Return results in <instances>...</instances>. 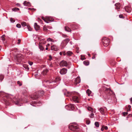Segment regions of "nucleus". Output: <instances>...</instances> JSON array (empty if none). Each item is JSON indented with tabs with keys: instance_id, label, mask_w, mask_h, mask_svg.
Returning <instances> with one entry per match:
<instances>
[{
	"instance_id": "10",
	"label": "nucleus",
	"mask_w": 132,
	"mask_h": 132,
	"mask_svg": "<svg viewBox=\"0 0 132 132\" xmlns=\"http://www.w3.org/2000/svg\"><path fill=\"white\" fill-rule=\"evenodd\" d=\"M65 108L68 110H72L74 109L73 105V104H71L69 105H67L65 106Z\"/></svg>"
},
{
	"instance_id": "46",
	"label": "nucleus",
	"mask_w": 132,
	"mask_h": 132,
	"mask_svg": "<svg viewBox=\"0 0 132 132\" xmlns=\"http://www.w3.org/2000/svg\"><path fill=\"white\" fill-rule=\"evenodd\" d=\"M115 6H120V4L119 3H116L115 4Z\"/></svg>"
},
{
	"instance_id": "58",
	"label": "nucleus",
	"mask_w": 132,
	"mask_h": 132,
	"mask_svg": "<svg viewBox=\"0 0 132 132\" xmlns=\"http://www.w3.org/2000/svg\"><path fill=\"white\" fill-rule=\"evenodd\" d=\"M60 55H62V52H60Z\"/></svg>"
},
{
	"instance_id": "6",
	"label": "nucleus",
	"mask_w": 132,
	"mask_h": 132,
	"mask_svg": "<svg viewBox=\"0 0 132 132\" xmlns=\"http://www.w3.org/2000/svg\"><path fill=\"white\" fill-rule=\"evenodd\" d=\"M103 45L104 46H107L109 44L110 40L109 39L106 37H104L102 40Z\"/></svg>"
},
{
	"instance_id": "64",
	"label": "nucleus",
	"mask_w": 132,
	"mask_h": 132,
	"mask_svg": "<svg viewBox=\"0 0 132 132\" xmlns=\"http://www.w3.org/2000/svg\"><path fill=\"white\" fill-rule=\"evenodd\" d=\"M50 67H52V65H50Z\"/></svg>"
},
{
	"instance_id": "42",
	"label": "nucleus",
	"mask_w": 132,
	"mask_h": 132,
	"mask_svg": "<svg viewBox=\"0 0 132 132\" xmlns=\"http://www.w3.org/2000/svg\"><path fill=\"white\" fill-rule=\"evenodd\" d=\"M104 125H102V127L101 128V130L102 131H103L104 129Z\"/></svg>"
},
{
	"instance_id": "59",
	"label": "nucleus",
	"mask_w": 132,
	"mask_h": 132,
	"mask_svg": "<svg viewBox=\"0 0 132 132\" xmlns=\"http://www.w3.org/2000/svg\"><path fill=\"white\" fill-rule=\"evenodd\" d=\"M128 108L130 109L131 108V106L130 105H129L128 106Z\"/></svg>"
},
{
	"instance_id": "12",
	"label": "nucleus",
	"mask_w": 132,
	"mask_h": 132,
	"mask_svg": "<svg viewBox=\"0 0 132 132\" xmlns=\"http://www.w3.org/2000/svg\"><path fill=\"white\" fill-rule=\"evenodd\" d=\"M100 111L102 114H104L106 112L107 109L105 107L101 108L100 109Z\"/></svg>"
},
{
	"instance_id": "19",
	"label": "nucleus",
	"mask_w": 132,
	"mask_h": 132,
	"mask_svg": "<svg viewBox=\"0 0 132 132\" xmlns=\"http://www.w3.org/2000/svg\"><path fill=\"white\" fill-rule=\"evenodd\" d=\"M65 30V31L67 32H71V29L67 26H65L64 27Z\"/></svg>"
},
{
	"instance_id": "55",
	"label": "nucleus",
	"mask_w": 132,
	"mask_h": 132,
	"mask_svg": "<svg viewBox=\"0 0 132 132\" xmlns=\"http://www.w3.org/2000/svg\"><path fill=\"white\" fill-rule=\"evenodd\" d=\"M62 36H63V37H67V36L66 35H63Z\"/></svg>"
},
{
	"instance_id": "52",
	"label": "nucleus",
	"mask_w": 132,
	"mask_h": 132,
	"mask_svg": "<svg viewBox=\"0 0 132 132\" xmlns=\"http://www.w3.org/2000/svg\"><path fill=\"white\" fill-rule=\"evenodd\" d=\"M18 42L17 43V44H19L20 43V40L19 39L18 40Z\"/></svg>"
},
{
	"instance_id": "31",
	"label": "nucleus",
	"mask_w": 132,
	"mask_h": 132,
	"mask_svg": "<svg viewBox=\"0 0 132 132\" xmlns=\"http://www.w3.org/2000/svg\"><path fill=\"white\" fill-rule=\"evenodd\" d=\"M81 59L82 60H83L86 59L85 57L84 56L81 55Z\"/></svg>"
},
{
	"instance_id": "41",
	"label": "nucleus",
	"mask_w": 132,
	"mask_h": 132,
	"mask_svg": "<svg viewBox=\"0 0 132 132\" xmlns=\"http://www.w3.org/2000/svg\"><path fill=\"white\" fill-rule=\"evenodd\" d=\"M60 78L59 77L57 78L56 79V80L55 81V82H57L58 80H60Z\"/></svg>"
},
{
	"instance_id": "60",
	"label": "nucleus",
	"mask_w": 132,
	"mask_h": 132,
	"mask_svg": "<svg viewBox=\"0 0 132 132\" xmlns=\"http://www.w3.org/2000/svg\"><path fill=\"white\" fill-rule=\"evenodd\" d=\"M51 41L52 42H54V40L52 39V40H51Z\"/></svg>"
},
{
	"instance_id": "26",
	"label": "nucleus",
	"mask_w": 132,
	"mask_h": 132,
	"mask_svg": "<svg viewBox=\"0 0 132 132\" xmlns=\"http://www.w3.org/2000/svg\"><path fill=\"white\" fill-rule=\"evenodd\" d=\"M83 63L85 65H88L89 64V63L88 62L84 61L83 62Z\"/></svg>"
},
{
	"instance_id": "22",
	"label": "nucleus",
	"mask_w": 132,
	"mask_h": 132,
	"mask_svg": "<svg viewBox=\"0 0 132 132\" xmlns=\"http://www.w3.org/2000/svg\"><path fill=\"white\" fill-rule=\"evenodd\" d=\"M73 53L72 52L70 51H67V52L66 54L68 56H71L72 55V54Z\"/></svg>"
},
{
	"instance_id": "39",
	"label": "nucleus",
	"mask_w": 132,
	"mask_h": 132,
	"mask_svg": "<svg viewBox=\"0 0 132 132\" xmlns=\"http://www.w3.org/2000/svg\"><path fill=\"white\" fill-rule=\"evenodd\" d=\"M10 20L11 22L12 23H13L15 21V20L12 18H11Z\"/></svg>"
},
{
	"instance_id": "14",
	"label": "nucleus",
	"mask_w": 132,
	"mask_h": 132,
	"mask_svg": "<svg viewBox=\"0 0 132 132\" xmlns=\"http://www.w3.org/2000/svg\"><path fill=\"white\" fill-rule=\"evenodd\" d=\"M73 100L76 103H79V98L76 96H74L72 97Z\"/></svg>"
},
{
	"instance_id": "53",
	"label": "nucleus",
	"mask_w": 132,
	"mask_h": 132,
	"mask_svg": "<svg viewBox=\"0 0 132 132\" xmlns=\"http://www.w3.org/2000/svg\"><path fill=\"white\" fill-rule=\"evenodd\" d=\"M104 128L105 130H107L108 129V128L107 126H106L105 127L104 126Z\"/></svg>"
},
{
	"instance_id": "48",
	"label": "nucleus",
	"mask_w": 132,
	"mask_h": 132,
	"mask_svg": "<svg viewBox=\"0 0 132 132\" xmlns=\"http://www.w3.org/2000/svg\"><path fill=\"white\" fill-rule=\"evenodd\" d=\"M128 113L127 112H124L123 113V114L124 116H125L127 115Z\"/></svg>"
},
{
	"instance_id": "37",
	"label": "nucleus",
	"mask_w": 132,
	"mask_h": 132,
	"mask_svg": "<svg viewBox=\"0 0 132 132\" xmlns=\"http://www.w3.org/2000/svg\"><path fill=\"white\" fill-rule=\"evenodd\" d=\"M28 29L29 31H31L32 30V28L29 26H27Z\"/></svg>"
},
{
	"instance_id": "57",
	"label": "nucleus",
	"mask_w": 132,
	"mask_h": 132,
	"mask_svg": "<svg viewBox=\"0 0 132 132\" xmlns=\"http://www.w3.org/2000/svg\"><path fill=\"white\" fill-rule=\"evenodd\" d=\"M130 101L131 103H132V97L130 99Z\"/></svg>"
},
{
	"instance_id": "13",
	"label": "nucleus",
	"mask_w": 132,
	"mask_h": 132,
	"mask_svg": "<svg viewBox=\"0 0 132 132\" xmlns=\"http://www.w3.org/2000/svg\"><path fill=\"white\" fill-rule=\"evenodd\" d=\"M16 58L17 61L20 62L22 61L23 60L21 55H17L16 57Z\"/></svg>"
},
{
	"instance_id": "8",
	"label": "nucleus",
	"mask_w": 132,
	"mask_h": 132,
	"mask_svg": "<svg viewBox=\"0 0 132 132\" xmlns=\"http://www.w3.org/2000/svg\"><path fill=\"white\" fill-rule=\"evenodd\" d=\"M60 65L61 67H66L68 65V64L66 61L63 60L61 62Z\"/></svg>"
},
{
	"instance_id": "18",
	"label": "nucleus",
	"mask_w": 132,
	"mask_h": 132,
	"mask_svg": "<svg viewBox=\"0 0 132 132\" xmlns=\"http://www.w3.org/2000/svg\"><path fill=\"white\" fill-rule=\"evenodd\" d=\"M36 93H38V95L39 97L42 96L44 94V92L43 90L38 91L36 92Z\"/></svg>"
},
{
	"instance_id": "38",
	"label": "nucleus",
	"mask_w": 132,
	"mask_h": 132,
	"mask_svg": "<svg viewBox=\"0 0 132 132\" xmlns=\"http://www.w3.org/2000/svg\"><path fill=\"white\" fill-rule=\"evenodd\" d=\"M16 27L18 28H20L21 27V25L20 24H17L16 25Z\"/></svg>"
},
{
	"instance_id": "43",
	"label": "nucleus",
	"mask_w": 132,
	"mask_h": 132,
	"mask_svg": "<svg viewBox=\"0 0 132 132\" xmlns=\"http://www.w3.org/2000/svg\"><path fill=\"white\" fill-rule=\"evenodd\" d=\"M17 83L20 86H21L22 85V84L19 81H18Z\"/></svg>"
},
{
	"instance_id": "47",
	"label": "nucleus",
	"mask_w": 132,
	"mask_h": 132,
	"mask_svg": "<svg viewBox=\"0 0 132 132\" xmlns=\"http://www.w3.org/2000/svg\"><path fill=\"white\" fill-rule=\"evenodd\" d=\"M119 17L120 18H123V17L122 14H120L119 15Z\"/></svg>"
},
{
	"instance_id": "54",
	"label": "nucleus",
	"mask_w": 132,
	"mask_h": 132,
	"mask_svg": "<svg viewBox=\"0 0 132 132\" xmlns=\"http://www.w3.org/2000/svg\"><path fill=\"white\" fill-rule=\"evenodd\" d=\"M63 55L64 56H65L66 54L65 53V52H63Z\"/></svg>"
},
{
	"instance_id": "17",
	"label": "nucleus",
	"mask_w": 132,
	"mask_h": 132,
	"mask_svg": "<svg viewBox=\"0 0 132 132\" xmlns=\"http://www.w3.org/2000/svg\"><path fill=\"white\" fill-rule=\"evenodd\" d=\"M34 27L36 31L39 30L40 29L39 26L36 23H35L34 24Z\"/></svg>"
},
{
	"instance_id": "61",
	"label": "nucleus",
	"mask_w": 132,
	"mask_h": 132,
	"mask_svg": "<svg viewBox=\"0 0 132 132\" xmlns=\"http://www.w3.org/2000/svg\"><path fill=\"white\" fill-rule=\"evenodd\" d=\"M70 43L72 45V42H70Z\"/></svg>"
},
{
	"instance_id": "32",
	"label": "nucleus",
	"mask_w": 132,
	"mask_h": 132,
	"mask_svg": "<svg viewBox=\"0 0 132 132\" xmlns=\"http://www.w3.org/2000/svg\"><path fill=\"white\" fill-rule=\"evenodd\" d=\"M87 109L89 111H90L91 112H93V110L92 108L91 107H89Z\"/></svg>"
},
{
	"instance_id": "16",
	"label": "nucleus",
	"mask_w": 132,
	"mask_h": 132,
	"mask_svg": "<svg viewBox=\"0 0 132 132\" xmlns=\"http://www.w3.org/2000/svg\"><path fill=\"white\" fill-rule=\"evenodd\" d=\"M51 50H54L55 51H57L58 50V49L55 45H53L51 46Z\"/></svg>"
},
{
	"instance_id": "9",
	"label": "nucleus",
	"mask_w": 132,
	"mask_h": 132,
	"mask_svg": "<svg viewBox=\"0 0 132 132\" xmlns=\"http://www.w3.org/2000/svg\"><path fill=\"white\" fill-rule=\"evenodd\" d=\"M74 81L75 85H77L80 83V77H77L76 79H75Z\"/></svg>"
},
{
	"instance_id": "5",
	"label": "nucleus",
	"mask_w": 132,
	"mask_h": 132,
	"mask_svg": "<svg viewBox=\"0 0 132 132\" xmlns=\"http://www.w3.org/2000/svg\"><path fill=\"white\" fill-rule=\"evenodd\" d=\"M42 19L46 22L47 23L53 21L54 20V19L53 18L49 16H46L45 18L42 17Z\"/></svg>"
},
{
	"instance_id": "30",
	"label": "nucleus",
	"mask_w": 132,
	"mask_h": 132,
	"mask_svg": "<svg viewBox=\"0 0 132 132\" xmlns=\"http://www.w3.org/2000/svg\"><path fill=\"white\" fill-rule=\"evenodd\" d=\"M43 30L44 31H47L48 29L45 26H44L43 27Z\"/></svg>"
},
{
	"instance_id": "62",
	"label": "nucleus",
	"mask_w": 132,
	"mask_h": 132,
	"mask_svg": "<svg viewBox=\"0 0 132 132\" xmlns=\"http://www.w3.org/2000/svg\"><path fill=\"white\" fill-rule=\"evenodd\" d=\"M130 109H129H129H128L127 110V111H130Z\"/></svg>"
},
{
	"instance_id": "23",
	"label": "nucleus",
	"mask_w": 132,
	"mask_h": 132,
	"mask_svg": "<svg viewBox=\"0 0 132 132\" xmlns=\"http://www.w3.org/2000/svg\"><path fill=\"white\" fill-rule=\"evenodd\" d=\"M39 48L41 51H43L44 49L43 47L40 44L39 45Z\"/></svg>"
},
{
	"instance_id": "40",
	"label": "nucleus",
	"mask_w": 132,
	"mask_h": 132,
	"mask_svg": "<svg viewBox=\"0 0 132 132\" xmlns=\"http://www.w3.org/2000/svg\"><path fill=\"white\" fill-rule=\"evenodd\" d=\"M94 114L93 113H91L90 115V117L91 118H93L94 117Z\"/></svg>"
},
{
	"instance_id": "20",
	"label": "nucleus",
	"mask_w": 132,
	"mask_h": 132,
	"mask_svg": "<svg viewBox=\"0 0 132 132\" xmlns=\"http://www.w3.org/2000/svg\"><path fill=\"white\" fill-rule=\"evenodd\" d=\"M91 91L89 89H88L86 90V93L89 96H92L91 95Z\"/></svg>"
},
{
	"instance_id": "4",
	"label": "nucleus",
	"mask_w": 132,
	"mask_h": 132,
	"mask_svg": "<svg viewBox=\"0 0 132 132\" xmlns=\"http://www.w3.org/2000/svg\"><path fill=\"white\" fill-rule=\"evenodd\" d=\"M69 41L70 39L69 38H67L62 41L61 45V48L62 49H63L65 47Z\"/></svg>"
},
{
	"instance_id": "3",
	"label": "nucleus",
	"mask_w": 132,
	"mask_h": 132,
	"mask_svg": "<svg viewBox=\"0 0 132 132\" xmlns=\"http://www.w3.org/2000/svg\"><path fill=\"white\" fill-rule=\"evenodd\" d=\"M69 128L70 130L73 131H78L79 130L78 126L76 123H74L70 124Z\"/></svg>"
},
{
	"instance_id": "49",
	"label": "nucleus",
	"mask_w": 132,
	"mask_h": 132,
	"mask_svg": "<svg viewBox=\"0 0 132 132\" xmlns=\"http://www.w3.org/2000/svg\"><path fill=\"white\" fill-rule=\"evenodd\" d=\"M52 40V39L50 38H48L47 39V41L48 42L51 41Z\"/></svg>"
},
{
	"instance_id": "1",
	"label": "nucleus",
	"mask_w": 132,
	"mask_h": 132,
	"mask_svg": "<svg viewBox=\"0 0 132 132\" xmlns=\"http://www.w3.org/2000/svg\"><path fill=\"white\" fill-rule=\"evenodd\" d=\"M103 96L105 99L109 103H113L114 102V96L112 90L109 88H106Z\"/></svg>"
},
{
	"instance_id": "33",
	"label": "nucleus",
	"mask_w": 132,
	"mask_h": 132,
	"mask_svg": "<svg viewBox=\"0 0 132 132\" xmlns=\"http://www.w3.org/2000/svg\"><path fill=\"white\" fill-rule=\"evenodd\" d=\"M19 10V9L16 8H14L12 9V11H18Z\"/></svg>"
},
{
	"instance_id": "56",
	"label": "nucleus",
	"mask_w": 132,
	"mask_h": 132,
	"mask_svg": "<svg viewBox=\"0 0 132 132\" xmlns=\"http://www.w3.org/2000/svg\"><path fill=\"white\" fill-rule=\"evenodd\" d=\"M16 5L18 6H20V4H19L18 3L16 4Z\"/></svg>"
},
{
	"instance_id": "51",
	"label": "nucleus",
	"mask_w": 132,
	"mask_h": 132,
	"mask_svg": "<svg viewBox=\"0 0 132 132\" xmlns=\"http://www.w3.org/2000/svg\"><path fill=\"white\" fill-rule=\"evenodd\" d=\"M116 6V9L117 10L119 9H120V6Z\"/></svg>"
},
{
	"instance_id": "44",
	"label": "nucleus",
	"mask_w": 132,
	"mask_h": 132,
	"mask_svg": "<svg viewBox=\"0 0 132 132\" xmlns=\"http://www.w3.org/2000/svg\"><path fill=\"white\" fill-rule=\"evenodd\" d=\"M28 63L30 65H32L33 63L29 61L28 62Z\"/></svg>"
},
{
	"instance_id": "25",
	"label": "nucleus",
	"mask_w": 132,
	"mask_h": 132,
	"mask_svg": "<svg viewBox=\"0 0 132 132\" xmlns=\"http://www.w3.org/2000/svg\"><path fill=\"white\" fill-rule=\"evenodd\" d=\"M16 99L15 98H14L13 101L15 102V104L16 105H18L19 103V102L18 101H16Z\"/></svg>"
},
{
	"instance_id": "29",
	"label": "nucleus",
	"mask_w": 132,
	"mask_h": 132,
	"mask_svg": "<svg viewBox=\"0 0 132 132\" xmlns=\"http://www.w3.org/2000/svg\"><path fill=\"white\" fill-rule=\"evenodd\" d=\"M23 67H24V68L26 69L27 70H28L29 69V68H28V65H27L25 64L24 65H23Z\"/></svg>"
},
{
	"instance_id": "27",
	"label": "nucleus",
	"mask_w": 132,
	"mask_h": 132,
	"mask_svg": "<svg viewBox=\"0 0 132 132\" xmlns=\"http://www.w3.org/2000/svg\"><path fill=\"white\" fill-rule=\"evenodd\" d=\"M95 126L97 127H98L99 126V122H96L95 123Z\"/></svg>"
},
{
	"instance_id": "7",
	"label": "nucleus",
	"mask_w": 132,
	"mask_h": 132,
	"mask_svg": "<svg viewBox=\"0 0 132 132\" xmlns=\"http://www.w3.org/2000/svg\"><path fill=\"white\" fill-rule=\"evenodd\" d=\"M38 93L36 92L33 95L30 96L31 98L33 100H36L38 99L39 97L38 95Z\"/></svg>"
},
{
	"instance_id": "50",
	"label": "nucleus",
	"mask_w": 132,
	"mask_h": 132,
	"mask_svg": "<svg viewBox=\"0 0 132 132\" xmlns=\"http://www.w3.org/2000/svg\"><path fill=\"white\" fill-rule=\"evenodd\" d=\"M90 123V122L89 121H86V123L87 124L89 125Z\"/></svg>"
},
{
	"instance_id": "28",
	"label": "nucleus",
	"mask_w": 132,
	"mask_h": 132,
	"mask_svg": "<svg viewBox=\"0 0 132 132\" xmlns=\"http://www.w3.org/2000/svg\"><path fill=\"white\" fill-rule=\"evenodd\" d=\"M21 24L22 26L23 27H25L27 26L26 22H21Z\"/></svg>"
},
{
	"instance_id": "21",
	"label": "nucleus",
	"mask_w": 132,
	"mask_h": 132,
	"mask_svg": "<svg viewBox=\"0 0 132 132\" xmlns=\"http://www.w3.org/2000/svg\"><path fill=\"white\" fill-rule=\"evenodd\" d=\"M48 70H47L46 69H45L43 70V72H42V73L44 75L46 74L48 72Z\"/></svg>"
},
{
	"instance_id": "2",
	"label": "nucleus",
	"mask_w": 132,
	"mask_h": 132,
	"mask_svg": "<svg viewBox=\"0 0 132 132\" xmlns=\"http://www.w3.org/2000/svg\"><path fill=\"white\" fill-rule=\"evenodd\" d=\"M10 96L8 94H6L3 92H0V97H2L3 101L5 103L7 104L8 102L7 99Z\"/></svg>"
},
{
	"instance_id": "35",
	"label": "nucleus",
	"mask_w": 132,
	"mask_h": 132,
	"mask_svg": "<svg viewBox=\"0 0 132 132\" xmlns=\"http://www.w3.org/2000/svg\"><path fill=\"white\" fill-rule=\"evenodd\" d=\"M4 76L2 75H0V81H1L4 79Z\"/></svg>"
},
{
	"instance_id": "36",
	"label": "nucleus",
	"mask_w": 132,
	"mask_h": 132,
	"mask_svg": "<svg viewBox=\"0 0 132 132\" xmlns=\"http://www.w3.org/2000/svg\"><path fill=\"white\" fill-rule=\"evenodd\" d=\"M5 35H3L1 37L3 41H4L5 40Z\"/></svg>"
},
{
	"instance_id": "15",
	"label": "nucleus",
	"mask_w": 132,
	"mask_h": 132,
	"mask_svg": "<svg viewBox=\"0 0 132 132\" xmlns=\"http://www.w3.org/2000/svg\"><path fill=\"white\" fill-rule=\"evenodd\" d=\"M73 93L70 92L66 91L65 93H64V95L67 96H70L72 95Z\"/></svg>"
},
{
	"instance_id": "34",
	"label": "nucleus",
	"mask_w": 132,
	"mask_h": 132,
	"mask_svg": "<svg viewBox=\"0 0 132 132\" xmlns=\"http://www.w3.org/2000/svg\"><path fill=\"white\" fill-rule=\"evenodd\" d=\"M93 56L92 57V59H95L96 56L97 54L95 53H94L93 54Z\"/></svg>"
},
{
	"instance_id": "11",
	"label": "nucleus",
	"mask_w": 132,
	"mask_h": 132,
	"mask_svg": "<svg viewBox=\"0 0 132 132\" xmlns=\"http://www.w3.org/2000/svg\"><path fill=\"white\" fill-rule=\"evenodd\" d=\"M67 69L63 68L60 70V72L61 75H64L67 73Z\"/></svg>"
},
{
	"instance_id": "63",
	"label": "nucleus",
	"mask_w": 132,
	"mask_h": 132,
	"mask_svg": "<svg viewBox=\"0 0 132 132\" xmlns=\"http://www.w3.org/2000/svg\"><path fill=\"white\" fill-rule=\"evenodd\" d=\"M48 48L47 47H46V50H48Z\"/></svg>"
},
{
	"instance_id": "45",
	"label": "nucleus",
	"mask_w": 132,
	"mask_h": 132,
	"mask_svg": "<svg viewBox=\"0 0 132 132\" xmlns=\"http://www.w3.org/2000/svg\"><path fill=\"white\" fill-rule=\"evenodd\" d=\"M49 59L50 61L52 59V57L51 55H50L49 56Z\"/></svg>"
},
{
	"instance_id": "24",
	"label": "nucleus",
	"mask_w": 132,
	"mask_h": 132,
	"mask_svg": "<svg viewBox=\"0 0 132 132\" xmlns=\"http://www.w3.org/2000/svg\"><path fill=\"white\" fill-rule=\"evenodd\" d=\"M24 5L25 6H28L30 5V3L29 2H27L26 1H25L23 3Z\"/></svg>"
}]
</instances>
